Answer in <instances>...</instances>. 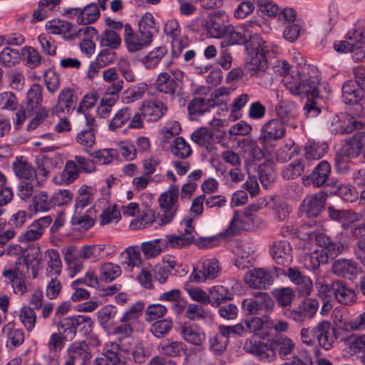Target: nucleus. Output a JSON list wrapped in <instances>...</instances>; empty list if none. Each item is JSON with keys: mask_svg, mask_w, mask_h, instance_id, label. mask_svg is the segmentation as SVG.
Masks as SVG:
<instances>
[{"mask_svg": "<svg viewBox=\"0 0 365 365\" xmlns=\"http://www.w3.org/2000/svg\"><path fill=\"white\" fill-rule=\"evenodd\" d=\"M332 294L338 302L344 305H351L356 301V294L346 282L342 280H335L331 284Z\"/></svg>", "mask_w": 365, "mask_h": 365, "instance_id": "a211bd4d", "label": "nucleus"}, {"mask_svg": "<svg viewBox=\"0 0 365 365\" xmlns=\"http://www.w3.org/2000/svg\"><path fill=\"white\" fill-rule=\"evenodd\" d=\"M217 103L213 98L206 99L202 97L193 98L188 104L187 109L190 114H202L210 108L217 106Z\"/></svg>", "mask_w": 365, "mask_h": 365, "instance_id": "58836bf2", "label": "nucleus"}, {"mask_svg": "<svg viewBox=\"0 0 365 365\" xmlns=\"http://www.w3.org/2000/svg\"><path fill=\"white\" fill-rule=\"evenodd\" d=\"M202 31H192V38L195 41H205L208 38H225L227 43L232 46L235 38L240 36L235 28L228 23V16L223 10L210 12L204 19Z\"/></svg>", "mask_w": 365, "mask_h": 365, "instance_id": "f257e3e1", "label": "nucleus"}, {"mask_svg": "<svg viewBox=\"0 0 365 365\" xmlns=\"http://www.w3.org/2000/svg\"><path fill=\"white\" fill-rule=\"evenodd\" d=\"M2 331L6 337V346L18 347L24 343V333L22 329H16L14 323L6 324Z\"/></svg>", "mask_w": 365, "mask_h": 365, "instance_id": "c9c22d12", "label": "nucleus"}, {"mask_svg": "<svg viewBox=\"0 0 365 365\" xmlns=\"http://www.w3.org/2000/svg\"><path fill=\"white\" fill-rule=\"evenodd\" d=\"M80 171L81 170L78 168L74 160H68L61 173V182L65 184L73 182L78 178Z\"/></svg>", "mask_w": 365, "mask_h": 365, "instance_id": "0e129e2a", "label": "nucleus"}, {"mask_svg": "<svg viewBox=\"0 0 365 365\" xmlns=\"http://www.w3.org/2000/svg\"><path fill=\"white\" fill-rule=\"evenodd\" d=\"M342 98L346 104L358 103L364 96V90L354 80L346 81L342 86Z\"/></svg>", "mask_w": 365, "mask_h": 365, "instance_id": "c85d7f7f", "label": "nucleus"}, {"mask_svg": "<svg viewBox=\"0 0 365 365\" xmlns=\"http://www.w3.org/2000/svg\"><path fill=\"white\" fill-rule=\"evenodd\" d=\"M132 113L128 107H123L119 109L111 118L108 123V129L115 131L124 125L131 118Z\"/></svg>", "mask_w": 365, "mask_h": 365, "instance_id": "49530a36", "label": "nucleus"}, {"mask_svg": "<svg viewBox=\"0 0 365 365\" xmlns=\"http://www.w3.org/2000/svg\"><path fill=\"white\" fill-rule=\"evenodd\" d=\"M171 153L177 158L185 159L192 154V149L182 137H178L174 140Z\"/></svg>", "mask_w": 365, "mask_h": 365, "instance_id": "5fc2aeb1", "label": "nucleus"}, {"mask_svg": "<svg viewBox=\"0 0 365 365\" xmlns=\"http://www.w3.org/2000/svg\"><path fill=\"white\" fill-rule=\"evenodd\" d=\"M330 173V165L327 161L323 160L317 165L308 179L314 186L321 187L327 185Z\"/></svg>", "mask_w": 365, "mask_h": 365, "instance_id": "2f4dec72", "label": "nucleus"}, {"mask_svg": "<svg viewBox=\"0 0 365 365\" xmlns=\"http://www.w3.org/2000/svg\"><path fill=\"white\" fill-rule=\"evenodd\" d=\"M245 332L262 334L267 336L271 329L272 319L265 315L262 317H254L250 319L245 320Z\"/></svg>", "mask_w": 365, "mask_h": 365, "instance_id": "cd10ccee", "label": "nucleus"}, {"mask_svg": "<svg viewBox=\"0 0 365 365\" xmlns=\"http://www.w3.org/2000/svg\"><path fill=\"white\" fill-rule=\"evenodd\" d=\"M299 336L302 344L314 346V354L316 357L321 355L320 348L326 351L331 349L336 339L334 329L327 320L321 321L314 327L302 328Z\"/></svg>", "mask_w": 365, "mask_h": 365, "instance_id": "7ed1b4c3", "label": "nucleus"}, {"mask_svg": "<svg viewBox=\"0 0 365 365\" xmlns=\"http://www.w3.org/2000/svg\"><path fill=\"white\" fill-rule=\"evenodd\" d=\"M42 100V87L34 83L26 93V109L33 110L41 105Z\"/></svg>", "mask_w": 365, "mask_h": 365, "instance_id": "09e8293b", "label": "nucleus"}, {"mask_svg": "<svg viewBox=\"0 0 365 365\" xmlns=\"http://www.w3.org/2000/svg\"><path fill=\"white\" fill-rule=\"evenodd\" d=\"M289 108H291V113L284 117V107H277L276 110L278 116L281 118V122L282 125L290 126L292 128H297L298 126V122L297 120V113L296 111V106L294 103H290Z\"/></svg>", "mask_w": 365, "mask_h": 365, "instance_id": "052dcab7", "label": "nucleus"}, {"mask_svg": "<svg viewBox=\"0 0 365 365\" xmlns=\"http://www.w3.org/2000/svg\"><path fill=\"white\" fill-rule=\"evenodd\" d=\"M208 304L213 307H218L222 303L232 299V294L227 287L215 285L208 290Z\"/></svg>", "mask_w": 365, "mask_h": 365, "instance_id": "72a5a7b5", "label": "nucleus"}, {"mask_svg": "<svg viewBox=\"0 0 365 365\" xmlns=\"http://www.w3.org/2000/svg\"><path fill=\"white\" fill-rule=\"evenodd\" d=\"M319 83L317 76H310L303 81L289 77L284 80V86L292 95L301 98H307L310 102L304 108L309 117H315L320 113V109L316 106V103L314 101L319 97Z\"/></svg>", "mask_w": 365, "mask_h": 365, "instance_id": "20e7f679", "label": "nucleus"}, {"mask_svg": "<svg viewBox=\"0 0 365 365\" xmlns=\"http://www.w3.org/2000/svg\"><path fill=\"white\" fill-rule=\"evenodd\" d=\"M43 80L47 90L54 93L60 86V75L54 70L48 68L43 73Z\"/></svg>", "mask_w": 365, "mask_h": 365, "instance_id": "774afa93", "label": "nucleus"}, {"mask_svg": "<svg viewBox=\"0 0 365 365\" xmlns=\"http://www.w3.org/2000/svg\"><path fill=\"white\" fill-rule=\"evenodd\" d=\"M307 266L312 269L317 270L320 264H327L329 262V254L324 249H317L312 252L306 257Z\"/></svg>", "mask_w": 365, "mask_h": 365, "instance_id": "a18cd8bd", "label": "nucleus"}, {"mask_svg": "<svg viewBox=\"0 0 365 365\" xmlns=\"http://www.w3.org/2000/svg\"><path fill=\"white\" fill-rule=\"evenodd\" d=\"M24 262L27 268L32 266L33 277H36L37 271L33 266V263L35 262L36 265H38L42 262V255L39 246L34 245L29 247L28 253L24 258Z\"/></svg>", "mask_w": 365, "mask_h": 365, "instance_id": "4d7b16f0", "label": "nucleus"}, {"mask_svg": "<svg viewBox=\"0 0 365 365\" xmlns=\"http://www.w3.org/2000/svg\"><path fill=\"white\" fill-rule=\"evenodd\" d=\"M348 158H355L364 150V135L358 133L354 135L346 141L341 149Z\"/></svg>", "mask_w": 365, "mask_h": 365, "instance_id": "473e14b6", "label": "nucleus"}, {"mask_svg": "<svg viewBox=\"0 0 365 365\" xmlns=\"http://www.w3.org/2000/svg\"><path fill=\"white\" fill-rule=\"evenodd\" d=\"M221 269L219 262L215 259H205L199 261L192 269L190 280L196 283H202L207 280L217 278Z\"/></svg>", "mask_w": 365, "mask_h": 365, "instance_id": "0eeeda50", "label": "nucleus"}, {"mask_svg": "<svg viewBox=\"0 0 365 365\" xmlns=\"http://www.w3.org/2000/svg\"><path fill=\"white\" fill-rule=\"evenodd\" d=\"M73 25L63 20L53 19L46 24L49 34L60 35L62 38L71 41L76 38V32H72Z\"/></svg>", "mask_w": 365, "mask_h": 365, "instance_id": "a878e982", "label": "nucleus"}, {"mask_svg": "<svg viewBox=\"0 0 365 365\" xmlns=\"http://www.w3.org/2000/svg\"><path fill=\"white\" fill-rule=\"evenodd\" d=\"M33 202L36 211H48L53 208L51 196L46 192L41 191L33 197Z\"/></svg>", "mask_w": 365, "mask_h": 365, "instance_id": "680f3d73", "label": "nucleus"}, {"mask_svg": "<svg viewBox=\"0 0 365 365\" xmlns=\"http://www.w3.org/2000/svg\"><path fill=\"white\" fill-rule=\"evenodd\" d=\"M22 53L19 49L5 47L0 53V63L7 67H11L20 61Z\"/></svg>", "mask_w": 365, "mask_h": 365, "instance_id": "3c124183", "label": "nucleus"}, {"mask_svg": "<svg viewBox=\"0 0 365 365\" xmlns=\"http://www.w3.org/2000/svg\"><path fill=\"white\" fill-rule=\"evenodd\" d=\"M167 248V242L164 238L155 239L141 244L140 250L145 259H152L158 256Z\"/></svg>", "mask_w": 365, "mask_h": 365, "instance_id": "f704fd0d", "label": "nucleus"}, {"mask_svg": "<svg viewBox=\"0 0 365 365\" xmlns=\"http://www.w3.org/2000/svg\"><path fill=\"white\" fill-rule=\"evenodd\" d=\"M78 96L71 88H64L58 94L57 103L51 109L53 115L61 117L70 114L76 108Z\"/></svg>", "mask_w": 365, "mask_h": 365, "instance_id": "1a4fd4ad", "label": "nucleus"}, {"mask_svg": "<svg viewBox=\"0 0 365 365\" xmlns=\"http://www.w3.org/2000/svg\"><path fill=\"white\" fill-rule=\"evenodd\" d=\"M99 6L96 3H91L86 6L81 11L77 18L79 24L87 25L96 22L100 16Z\"/></svg>", "mask_w": 365, "mask_h": 365, "instance_id": "e433bc0d", "label": "nucleus"}, {"mask_svg": "<svg viewBox=\"0 0 365 365\" xmlns=\"http://www.w3.org/2000/svg\"><path fill=\"white\" fill-rule=\"evenodd\" d=\"M230 340L219 331L209 339V349L216 355L222 354L227 349Z\"/></svg>", "mask_w": 365, "mask_h": 365, "instance_id": "864d4df0", "label": "nucleus"}, {"mask_svg": "<svg viewBox=\"0 0 365 365\" xmlns=\"http://www.w3.org/2000/svg\"><path fill=\"white\" fill-rule=\"evenodd\" d=\"M331 133L334 134H348L355 130L363 128V123L358 119L351 117L347 118L346 122L342 124L341 120L338 115L333 117L331 120Z\"/></svg>", "mask_w": 365, "mask_h": 365, "instance_id": "bb28decb", "label": "nucleus"}, {"mask_svg": "<svg viewBox=\"0 0 365 365\" xmlns=\"http://www.w3.org/2000/svg\"><path fill=\"white\" fill-rule=\"evenodd\" d=\"M179 187L173 184L158 197V203L160 208L159 220L161 225L170 223L178 208Z\"/></svg>", "mask_w": 365, "mask_h": 365, "instance_id": "39448f33", "label": "nucleus"}, {"mask_svg": "<svg viewBox=\"0 0 365 365\" xmlns=\"http://www.w3.org/2000/svg\"><path fill=\"white\" fill-rule=\"evenodd\" d=\"M296 344L287 336H281L273 339L269 346L270 350L274 354V359L278 354L282 360H287L294 354Z\"/></svg>", "mask_w": 365, "mask_h": 365, "instance_id": "2eb2a0df", "label": "nucleus"}, {"mask_svg": "<svg viewBox=\"0 0 365 365\" xmlns=\"http://www.w3.org/2000/svg\"><path fill=\"white\" fill-rule=\"evenodd\" d=\"M19 319L29 332H31L35 329L37 315L33 307L29 305L23 306L19 310Z\"/></svg>", "mask_w": 365, "mask_h": 365, "instance_id": "ea45409f", "label": "nucleus"}, {"mask_svg": "<svg viewBox=\"0 0 365 365\" xmlns=\"http://www.w3.org/2000/svg\"><path fill=\"white\" fill-rule=\"evenodd\" d=\"M309 238L315 237L317 244L329 254V259L339 255L344 249V245L339 241L334 242L322 233H317L315 231L308 232Z\"/></svg>", "mask_w": 365, "mask_h": 365, "instance_id": "4be33fe9", "label": "nucleus"}, {"mask_svg": "<svg viewBox=\"0 0 365 365\" xmlns=\"http://www.w3.org/2000/svg\"><path fill=\"white\" fill-rule=\"evenodd\" d=\"M164 240L167 242V247L180 249L192 244L195 240L192 234L183 232L180 235H167Z\"/></svg>", "mask_w": 365, "mask_h": 365, "instance_id": "de8ad7c7", "label": "nucleus"}, {"mask_svg": "<svg viewBox=\"0 0 365 365\" xmlns=\"http://www.w3.org/2000/svg\"><path fill=\"white\" fill-rule=\"evenodd\" d=\"M344 38L339 43L334 42L333 46L365 45V20H357L354 26L347 31Z\"/></svg>", "mask_w": 365, "mask_h": 365, "instance_id": "f3484780", "label": "nucleus"}, {"mask_svg": "<svg viewBox=\"0 0 365 365\" xmlns=\"http://www.w3.org/2000/svg\"><path fill=\"white\" fill-rule=\"evenodd\" d=\"M179 333L185 341L196 346H202L206 341L203 329L194 324L180 326Z\"/></svg>", "mask_w": 365, "mask_h": 365, "instance_id": "6ab92c4d", "label": "nucleus"}, {"mask_svg": "<svg viewBox=\"0 0 365 365\" xmlns=\"http://www.w3.org/2000/svg\"><path fill=\"white\" fill-rule=\"evenodd\" d=\"M292 247L287 240H276L270 247V254L279 265L289 266L292 262Z\"/></svg>", "mask_w": 365, "mask_h": 365, "instance_id": "9d476101", "label": "nucleus"}, {"mask_svg": "<svg viewBox=\"0 0 365 365\" xmlns=\"http://www.w3.org/2000/svg\"><path fill=\"white\" fill-rule=\"evenodd\" d=\"M160 353L163 356L178 357L185 354L187 349L186 344L180 341H169L162 344L159 346Z\"/></svg>", "mask_w": 365, "mask_h": 365, "instance_id": "79ce46f5", "label": "nucleus"}, {"mask_svg": "<svg viewBox=\"0 0 365 365\" xmlns=\"http://www.w3.org/2000/svg\"><path fill=\"white\" fill-rule=\"evenodd\" d=\"M113 29H124V41L126 46H148L154 36L158 34L159 27L152 14L147 12L138 23V31L135 33L129 24H123L121 21H113Z\"/></svg>", "mask_w": 365, "mask_h": 365, "instance_id": "f03ea898", "label": "nucleus"}, {"mask_svg": "<svg viewBox=\"0 0 365 365\" xmlns=\"http://www.w3.org/2000/svg\"><path fill=\"white\" fill-rule=\"evenodd\" d=\"M244 350L247 353L258 357L260 360L272 361L274 359V354L270 350L267 344L253 339L245 341Z\"/></svg>", "mask_w": 365, "mask_h": 365, "instance_id": "aec40b11", "label": "nucleus"}, {"mask_svg": "<svg viewBox=\"0 0 365 365\" xmlns=\"http://www.w3.org/2000/svg\"><path fill=\"white\" fill-rule=\"evenodd\" d=\"M144 308L143 302H138L133 304L129 310L125 312L120 319L121 323H127L132 326L138 319Z\"/></svg>", "mask_w": 365, "mask_h": 365, "instance_id": "338daca9", "label": "nucleus"}, {"mask_svg": "<svg viewBox=\"0 0 365 365\" xmlns=\"http://www.w3.org/2000/svg\"><path fill=\"white\" fill-rule=\"evenodd\" d=\"M299 151L298 145L293 140H288L277 152V160L281 163H286L297 155Z\"/></svg>", "mask_w": 365, "mask_h": 365, "instance_id": "603ef678", "label": "nucleus"}, {"mask_svg": "<svg viewBox=\"0 0 365 365\" xmlns=\"http://www.w3.org/2000/svg\"><path fill=\"white\" fill-rule=\"evenodd\" d=\"M78 316L76 317H67L62 319L57 325L58 331L66 338H69L71 340L73 339L77 332L78 329Z\"/></svg>", "mask_w": 365, "mask_h": 365, "instance_id": "a19ab883", "label": "nucleus"}, {"mask_svg": "<svg viewBox=\"0 0 365 365\" xmlns=\"http://www.w3.org/2000/svg\"><path fill=\"white\" fill-rule=\"evenodd\" d=\"M164 34L167 36H170L173 40V43H178L179 46H187L188 38L187 36H182L179 39L180 29L179 24L175 20H169L164 26Z\"/></svg>", "mask_w": 365, "mask_h": 365, "instance_id": "37998d69", "label": "nucleus"}, {"mask_svg": "<svg viewBox=\"0 0 365 365\" xmlns=\"http://www.w3.org/2000/svg\"><path fill=\"white\" fill-rule=\"evenodd\" d=\"M15 175L20 179L34 180L36 178V170L23 157H17L13 163Z\"/></svg>", "mask_w": 365, "mask_h": 365, "instance_id": "c756f323", "label": "nucleus"}, {"mask_svg": "<svg viewBox=\"0 0 365 365\" xmlns=\"http://www.w3.org/2000/svg\"><path fill=\"white\" fill-rule=\"evenodd\" d=\"M326 197L323 192L307 196L301 203V211L308 217H316L323 210Z\"/></svg>", "mask_w": 365, "mask_h": 365, "instance_id": "dca6fc26", "label": "nucleus"}, {"mask_svg": "<svg viewBox=\"0 0 365 365\" xmlns=\"http://www.w3.org/2000/svg\"><path fill=\"white\" fill-rule=\"evenodd\" d=\"M331 271L338 277L351 279L358 273V264L351 259L340 258L333 262Z\"/></svg>", "mask_w": 365, "mask_h": 365, "instance_id": "412c9836", "label": "nucleus"}, {"mask_svg": "<svg viewBox=\"0 0 365 365\" xmlns=\"http://www.w3.org/2000/svg\"><path fill=\"white\" fill-rule=\"evenodd\" d=\"M100 278L106 282H110L121 274L120 267L112 262L103 264L100 269Z\"/></svg>", "mask_w": 365, "mask_h": 365, "instance_id": "bf43d9fd", "label": "nucleus"}, {"mask_svg": "<svg viewBox=\"0 0 365 365\" xmlns=\"http://www.w3.org/2000/svg\"><path fill=\"white\" fill-rule=\"evenodd\" d=\"M108 255L106 245L103 244L84 245L78 251V255L83 259L96 262Z\"/></svg>", "mask_w": 365, "mask_h": 365, "instance_id": "7c9ffc66", "label": "nucleus"}, {"mask_svg": "<svg viewBox=\"0 0 365 365\" xmlns=\"http://www.w3.org/2000/svg\"><path fill=\"white\" fill-rule=\"evenodd\" d=\"M251 221L244 213L235 212L229 225L220 235L225 238H230L239 235L242 230L249 228V222Z\"/></svg>", "mask_w": 365, "mask_h": 365, "instance_id": "5701e85b", "label": "nucleus"}, {"mask_svg": "<svg viewBox=\"0 0 365 365\" xmlns=\"http://www.w3.org/2000/svg\"><path fill=\"white\" fill-rule=\"evenodd\" d=\"M307 167V160H299L297 162L288 165L282 172L284 179H294L305 172Z\"/></svg>", "mask_w": 365, "mask_h": 365, "instance_id": "8fccbe9b", "label": "nucleus"}, {"mask_svg": "<svg viewBox=\"0 0 365 365\" xmlns=\"http://www.w3.org/2000/svg\"><path fill=\"white\" fill-rule=\"evenodd\" d=\"M250 25H245L242 31H237L240 36L235 38L232 46L234 45H243L249 43L250 46H263L265 43V40L258 34L255 33L257 31L256 27L259 26L254 24L253 21L249 22Z\"/></svg>", "mask_w": 365, "mask_h": 365, "instance_id": "4468645a", "label": "nucleus"}, {"mask_svg": "<svg viewBox=\"0 0 365 365\" xmlns=\"http://www.w3.org/2000/svg\"><path fill=\"white\" fill-rule=\"evenodd\" d=\"M178 77L174 73L162 72L153 83L154 88L160 93L173 98L178 88Z\"/></svg>", "mask_w": 365, "mask_h": 365, "instance_id": "f8f14e48", "label": "nucleus"}, {"mask_svg": "<svg viewBox=\"0 0 365 365\" xmlns=\"http://www.w3.org/2000/svg\"><path fill=\"white\" fill-rule=\"evenodd\" d=\"M272 294L276 298L278 304L284 308L292 304L294 297L293 291L289 287L275 289L272 291Z\"/></svg>", "mask_w": 365, "mask_h": 365, "instance_id": "e2e57ef3", "label": "nucleus"}, {"mask_svg": "<svg viewBox=\"0 0 365 365\" xmlns=\"http://www.w3.org/2000/svg\"><path fill=\"white\" fill-rule=\"evenodd\" d=\"M173 326L170 319L159 320L153 323L150 327V332L157 338L164 337L172 329Z\"/></svg>", "mask_w": 365, "mask_h": 365, "instance_id": "69168bd1", "label": "nucleus"}, {"mask_svg": "<svg viewBox=\"0 0 365 365\" xmlns=\"http://www.w3.org/2000/svg\"><path fill=\"white\" fill-rule=\"evenodd\" d=\"M63 160L61 154L44 155L37 161V168L43 178H47L51 172L61 168Z\"/></svg>", "mask_w": 365, "mask_h": 365, "instance_id": "393cba45", "label": "nucleus"}, {"mask_svg": "<svg viewBox=\"0 0 365 365\" xmlns=\"http://www.w3.org/2000/svg\"><path fill=\"white\" fill-rule=\"evenodd\" d=\"M246 50L245 67L250 75L258 78L267 76L269 66L264 47H246Z\"/></svg>", "mask_w": 365, "mask_h": 365, "instance_id": "423d86ee", "label": "nucleus"}, {"mask_svg": "<svg viewBox=\"0 0 365 365\" xmlns=\"http://www.w3.org/2000/svg\"><path fill=\"white\" fill-rule=\"evenodd\" d=\"M140 111L147 121L156 122L165 115L168 107L160 100H148L143 101Z\"/></svg>", "mask_w": 365, "mask_h": 365, "instance_id": "9b49d317", "label": "nucleus"}, {"mask_svg": "<svg viewBox=\"0 0 365 365\" xmlns=\"http://www.w3.org/2000/svg\"><path fill=\"white\" fill-rule=\"evenodd\" d=\"M46 253L48 257L47 272L51 277L58 275L61 272V260L59 253L54 249L48 250Z\"/></svg>", "mask_w": 365, "mask_h": 365, "instance_id": "13d9d810", "label": "nucleus"}, {"mask_svg": "<svg viewBox=\"0 0 365 365\" xmlns=\"http://www.w3.org/2000/svg\"><path fill=\"white\" fill-rule=\"evenodd\" d=\"M67 354L75 362L80 361L81 365H86L92 356L89 346L83 341L71 343L67 349Z\"/></svg>", "mask_w": 365, "mask_h": 365, "instance_id": "b1692460", "label": "nucleus"}, {"mask_svg": "<svg viewBox=\"0 0 365 365\" xmlns=\"http://www.w3.org/2000/svg\"><path fill=\"white\" fill-rule=\"evenodd\" d=\"M97 130L84 129L80 131L76 138V142L78 145L83 148V150L88 154L91 153V148L96 144V134Z\"/></svg>", "mask_w": 365, "mask_h": 365, "instance_id": "c03bdc74", "label": "nucleus"}, {"mask_svg": "<svg viewBox=\"0 0 365 365\" xmlns=\"http://www.w3.org/2000/svg\"><path fill=\"white\" fill-rule=\"evenodd\" d=\"M304 158L307 160V167H309V160H317L322 158L327 153L328 146L325 143L309 142L305 145Z\"/></svg>", "mask_w": 365, "mask_h": 365, "instance_id": "4c0bfd02", "label": "nucleus"}, {"mask_svg": "<svg viewBox=\"0 0 365 365\" xmlns=\"http://www.w3.org/2000/svg\"><path fill=\"white\" fill-rule=\"evenodd\" d=\"M286 133V129L280 120L272 119L264 124L261 128L259 141L267 150L272 141L282 139Z\"/></svg>", "mask_w": 365, "mask_h": 365, "instance_id": "6e6552de", "label": "nucleus"}, {"mask_svg": "<svg viewBox=\"0 0 365 365\" xmlns=\"http://www.w3.org/2000/svg\"><path fill=\"white\" fill-rule=\"evenodd\" d=\"M244 279L247 284L255 289L265 288L273 282L272 274L262 268H255L248 271Z\"/></svg>", "mask_w": 365, "mask_h": 365, "instance_id": "ddd939ff", "label": "nucleus"}, {"mask_svg": "<svg viewBox=\"0 0 365 365\" xmlns=\"http://www.w3.org/2000/svg\"><path fill=\"white\" fill-rule=\"evenodd\" d=\"M166 53V47H155L142 58V62L146 68H153L158 64Z\"/></svg>", "mask_w": 365, "mask_h": 365, "instance_id": "6e6d98bb", "label": "nucleus"}]
</instances>
